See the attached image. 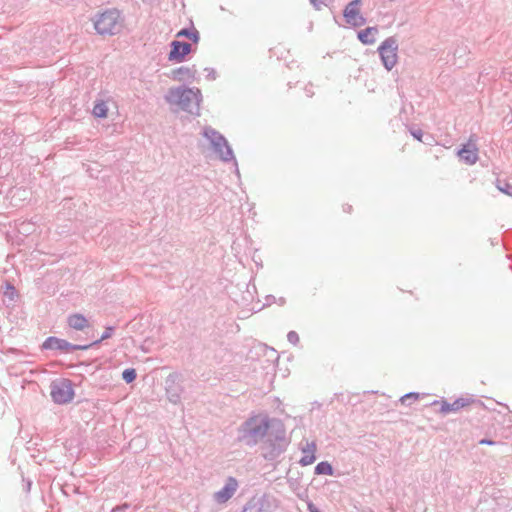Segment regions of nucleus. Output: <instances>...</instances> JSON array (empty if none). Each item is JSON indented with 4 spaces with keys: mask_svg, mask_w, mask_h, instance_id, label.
<instances>
[{
    "mask_svg": "<svg viewBox=\"0 0 512 512\" xmlns=\"http://www.w3.org/2000/svg\"><path fill=\"white\" fill-rule=\"evenodd\" d=\"M285 302H286V300H285V298H283V297H280V298L278 299V303H279V305H284V304H285Z\"/></svg>",
    "mask_w": 512,
    "mask_h": 512,
    "instance_id": "58836bf2",
    "label": "nucleus"
},
{
    "mask_svg": "<svg viewBox=\"0 0 512 512\" xmlns=\"http://www.w3.org/2000/svg\"><path fill=\"white\" fill-rule=\"evenodd\" d=\"M197 70L195 65L192 67L181 66L171 71L170 77L176 81H193L196 77Z\"/></svg>",
    "mask_w": 512,
    "mask_h": 512,
    "instance_id": "dca6fc26",
    "label": "nucleus"
},
{
    "mask_svg": "<svg viewBox=\"0 0 512 512\" xmlns=\"http://www.w3.org/2000/svg\"><path fill=\"white\" fill-rule=\"evenodd\" d=\"M202 135L209 140L213 152L217 155L223 163L233 162L235 172L239 175L238 162L235 158L234 152L227 139L219 131L206 126L203 129Z\"/></svg>",
    "mask_w": 512,
    "mask_h": 512,
    "instance_id": "20e7f679",
    "label": "nucleus"
},
{
    "mask_svg": "<svg viewBox=\"0 0 512 512\" xmlns=\"http://www.w3.org/2000/svg\"><path fill=\"white\" fill-rule=\"evenodd\" d=\"M123 19L117 9H107L98 13L94 19V28L99 35H116L121 32Z\"/></svg>",
    "mask_w": 512,
    "mask_h": 512,
    "instance_id": "39448f33",
    "label": "nucleus"
},
{
    "mask_svg": "<svg viewBox=\"0 0 512 512\" xmlns=\"http://www.w3.org/2000/svg\"><path fill=\"white\" fill-rule=\"evenodd\" d=\"M165 100L171 105H177L181 110L199 116L202 93L198 88L175 87L170 88Z\"/></svg>",
    "mask_w": 512,
    "mask_h": 512,
    "instance_id": "7ed1b4c3",
    "label": "nucleus"
},
{
    "mask_svg": "<svg viewBox=\"0 0 512 512\" xmlns=\"http://www.w3.org/2000/svg\"><path fill=\"white\" fill-rule=\"evenodd\" d=\"M343 210H344V212L350 213L351 210H352V206L346 204V205L343 206Z\"/></svg>",
    "mask_w": 512,
    "mask_h": 512,
    "instance_id": "e433bc0d",
    "label": "nucleus"
},
{
    "mask_svg": "<svg viewBox=\"0 0 512 512\" xmlns=\"http://www.w3.org/2000/svg\"><path fill=\"white\" fill-rule=\"evenodd\" d=\"M170 47L171 49L168 54V60L175 63L183 62L186 56L192 51L191 44L184 41L174 40L170 43Z\"/></svg>",
    "mask_w": 512,
    "mask_h": 512,
    "instance_id": "9b49d317",
    "label": "nucleus"
},
{
    "mask_svg": "<svg viewBox=\"0 0 512 512\" xmlns=\"http://www.w3.org/2000/svg\"><path fill=\"white\" fill-rule=\"evenodd\" d=\"M68 325L75 330H83L88 325V321L82 314L76 313L68 317Z\"/></svg>",
    "mask_w": 512,
    "mask_h": 512,
    "instance_id": "6ab92c4d",
    "label": "nucleus"
},
{
    "mask_svg": "<svg viewBox=\"0 0 512 512\" xmlns=\"http://www.w3.org/2000/svg\"><path fill=\"white\" fill-rule=\"evenodd\" d=\"M270 497L266 494L253 496L244 505L241 512H270Z\"/></svg>",
    "mask_w": 512,
    "mask_h": 512,
    "instance_id": "f8f14e48",
    "label": "nucleus"
},
{
    "mask_svg": "<svg viewBox=\"0 0 512 512\" xmlns=\"http://www.w3.org/2000/svg\"><path fill=\"white\" fill-rule=\"evenodd\" d=\"M238 482L234 477H228L225 485L214 494V500L219 503L227 502L236 492Z\"/></svg>",
    "mask_w": 512,
    "mask_h": 512,
    "instance_id": "ddd939ff",
    "label": "nucleus"
},
{
    "mask_svg": "<svg viewBox=\"0 0 512 512\" xmlns=\"http://www.w3.org/2000/svg\"><path fill=\"white\" fill-rule=\"evenodd\" d=\"M50 395L54 403L67 404L73 400L74 389L72 381L69 379H58L50 385Z\"/></svg>",
    "mask_w": 512,
    "mask_h": 512,
    "instance_id": "0eeeda50",
    "label": "nucleus"
},
{
    "mask_svg": "<svg viewBox=\"0 0 512 512\" xmlns=\"http://www.w3.org/2000/svg\"><path fill=\"white\" fill-rule=\"evenodd\" d=\"M377 33H378V28L376 26L367 27L358 32L357 38L364 45H372L376 41L374 36Z\"/></svg>",
    "mask_w": 512,
    "mask_h": 512,
    "instance_id": "f3484780",
    "label": "nucleus"
},
{
    "mask_svg": "<svg viewBox=\"0 0 512 512\" xmlns=\"http://www.w3.org/2000/svg\"><path fill=\"white\" fill-rule=\"evenodd\" d=\"M114 329L115 328L113 326L106 327L99 339H97L91 343L84 344V346H88V349L91 347H94V346H98L102 341L107 340L112 337Z\"/></svg>",
    "mask_w": 512,
    "mask_h": 512,
    "instance_id": "5701e85b",
    "label": "nucleus"
},
{
    "mask_svg": "<svg viewBox=\"0 0 512 512\" xmlns=\"http://www.w3.org/2000/svg\"><path fill=\"white\" fill-rule=\"evenodd\" d=\"M479 444L480 445H495L496 442L491 440V439H488V438H483L479 441Z\"/></svg>",
    "mask_w": 512,
    "mask_h": 512,
    "instance_id": "473e14b6",
    "label": "nucleus"
},
{
    "mask_svg": "<svg viewBox=\"0 0 512 512\" xmlns=\"http://www.w3.org/2000/svg\"><path fill=\"white\" fill-rule=\"evenodd\" d=\"M275 302H276L275 296H273V295H267L266 296V303H265V305L269 306V305H271L272 303H275Z\"/></svg>",
    "mask_w": 512,
    "mask_h": 512,
    "instance_id": "72a5a7b5",
    "label": "nucleus"
},
{
    "mask_svg": "<svg viewBox=\"0 0 512 512\" xmlns=\"http://www.w3.org/2000/svg\"><path fill=\"white\" fill-rule=\"evenodd\" d=\"M418 398H419V393H417V392H409V393H407V394L403 395V396L400 398V402H401L402 404H404V405H405V404H407V403H408V401H409L410 399H412V400H417Z\"/></svg>",
    "mask_w": 512,
    "mask_h": 512,
    "instance_id": "a878e982",
    "label": "nucleus"
},
{
    "mask_svg": "<svg viewBox=\"0 0 512 512\" xmlns=\"http://www.w3.org/2000/svg\"><path fill=\"white\" fill-rule=\"evenodd\" d=\"M398 40L395 36L387 37L378 47L381 62L386 70L391 71L398 61Z\"/></svg>",
    "mask_w": 512,
    "mask_h": 512,
    "instance_id": "423d86ee",
    "label": "nucleus"
},
{
    "mask_svg": "<svg viewBox=\"0 0 512 512\" xmlns=\"http://www.w3.org/2000/svg\"><path fill=\"white\" fill-rule=\"evenodd\" d=\"M305 93L307 97H312L314 95V92L312 90V85L305 87Z\"/></svg>",
    "mask_w": 512,
    "mask_h": 512,
    "instance_id": "f704fd0d",
    "label": "nucleus"
},
{
    "mask_svg": "<svg viewBox=\"0 0 512 512\" xmlns=\"http://www.w3.org/2000/svg\"><path fill=\"white\" fill-rule=\"evenodd\" d=\"M361 5L362 0H352L343 10V17L345 18V21L353 27H359L366 23V18L360 13Z\"/></svg>",
    "mask_w": 512,
    "mask_h": 512,
    "instance_id": "9d476101",
    "label": "nucleus"
},
{
    "mask_svg": "<svg viewBox=\"0 0 512 512\" xmlns=\"http://www.w3.org/2000/svg\"><path fill=\"white\" fill-rule=\"evenodd\" d=\"M497 188L502 193H504V194H506L508 196H512V185L510 183H508L506 181L498 180L497 181Z\"/></svg>",
    "mask_w": 512,
    "mask_h": 512,
    "instance_id": "393cba45",
    "label": "nucleus"
},
{
    "mask_svg": "<svg viewBox=\"0 0 512 512\" xmlns=\"http://www.w3.org/2000/svg\"><path fill=\"white\" fill-rule=\"evenodd\" d=\"M205 72L207 73L206 74V78L209 80V81H214L216 80L217 78V72L214 68H211V67H206L205 69Z\"/></svg>",
    "mask_w": 512,
    "mask_h": 512,
    "instance_id": "c85d7f7f",
    "label": "nucleus"
},
{
    "mask_svg": "<svg viewBox=\"0 0 512 512\" xmlns=\"http://www.w3.org/2000/svg\"><path fill=\"white\" fill-rule=\"evenodd\" d=\"M42 351L44 350H57L61 352H71L76 350H88V346L84 344H72L65 339L58 338L56 336H49L40 346Z\"/></svg>",
    "mask_w": 512,
    "mask_h": 512,
    "instance_id": "1a4fd4ad",
    "label": "nucleus"
},
{
    "mask_svg": "<svg viewBox=\"0 0 512 512\" xmlns=\"http://www.w3.org/2000/svg\"><path fill=\"white\" fill-rule=\"evenodd\" d=\"M184 377L181 373L173 372L165 378V391L168 400L173 404L181 402L184 393Z\"/></svg>",
    "mask_w": 512,
    "mask_h": 512,
    "instance_id": "6e6552de",
    "label": "nucleus"
},
{
    "mask_svg": "<svg viewBox=\"0 0 512 512\" xmlns=\"http://www.w3.org/2000/svg\"><path fill=\"white\" fill-rule=\"evenodd\" d=\"M467 52V47L462 45L458 46L454 51V56L458 58H462Z\"/></svg>",
    "mask_w": 512,
    "mask_h": 512,
    "instance_id": "c756f323",
    "label": "nucleus"
},
{
    "mask_svg": "<svg viewBox=\"0 0 512 512\" xmlns=\"http://www.w3.org/2000/svg\"><path fill=\"white\" fill-rule=\"evenodd\" d=\"M410 134L418 141H422L423 132L420 128L411 127L409 129Z\"/></svg>",
    "mask_w": 512,
    "mask_h": 512,
    "instance_id": "cd10ccee",
    "label": "nucleus"
},
{
    "mask_svg": "<svg viewBox=\"0 0 512 512\" xmlns=\"http://www.w3.org/2000/svg\"><path fill=\"white\" fill-rule=\"evenodd\" d=\"M5 296H7L10 300L14 299V295L16 294V290L13 286L7 285L6 290L4 292Z\"/></svg>",
    "mask_w": 512,
    "mask_h": 512,
    "instance_id": "7c9ffc66",
    "label": "nucleus"
},
{
    "mask_svg": "<svg viewBox=\"0 0 512 512\" xmlns=\"http://www.w3.org/2000/svg\"><path fill=\"white\" fill-rule=\"evenodd\" d=\"M458 155L463 162L472 165L478 160V149L475 144L468 142L458 151Z\"/></svg>",
    "mask_w": 512,
    "mask_h": 512,
    "instance_id": "2eb2a0df",
    "label": "nucleus"
},
{
    "mask_svg": "<svg viewBox=\"0 0 512 512\" xmlns=\"http://www.w3.org/2000/svg\"><path fill=\"white\" fill-rule=\"evenodd\" d=\"M278 420L267 414H252L237 427L236 441L246 447H255L269 433L272 422Z\"/></svg>",
    "mask_w": 512,
    "mask_h": 512,
    "instance_id": "f257e3e1",
    "label": "nucleus"
},
{
    "mask_svg": "<svg viewBox=\"0 0 512 512\" xmlns=\"http://www.w3.org/2000/svg\"><path fill=\"white\" fill-rule=\"evenodd\" d=\"M287 340L292 345H297L300 341L299 335L296 331H289L287 334Z\"/></svg>",
    "mask_w": 512,
    "mask_h": 512,
    "instance_id": "bb28decb",
    "label": "nucleus"
},
{
    "mask_svg": "<svg viewBox=\"0 0 512 512\" xmlns=\"http://www.w3.org/2000/svg\"><path fill=\"white\" fill-rule=\"evenodd\" d=\"M25 488H26V491L29 492L30 491V488H31V481L28 479L26 480V485H25Z\"/></svg>",
    "mask_w": 512,
    "mask_h": 512,
    "instance_id": "4c0bfd02",
    "label": "nucleus"
},
{
    "mask_svg": "<svg viewBox=\"0 0 512 512\" xmlns=\"http://www.w3.org/2000/svg\"><path fill=\"white\" fill-rule=\"evenodd\" d=\"M315 451H316V444L314 442L306 444L305 448H302L303 456L299 460V464L301 466H308L312 464L316 457H315Z\"/></svg>",
    "mask_w": 512,
    "mask_h": 512,
    "instance_id": "a211bd4d",
    "label": "nucleus"
},
{
    "mask_svg": "<svg viewBox=\"0 0 512 512\" xmlns=\"http://www.w3.org/2000/svg\"><path fill=\"white\" fill-rule=\"evenodd\" d=\"M92 113L97 118H105L108 113V107H107L106 103L102 100L97 101L94 104Z\"/></svg>",
    "mask_w": 512,
    "mask_h": 512,
    "instance_id": "4be33fe9",
    "label": "nucleus"
},
{
    "mask_svg": "<svg viewBox=\"0 0 512 512\" xmlns=\"http://www.w3.org/2000/svg\"><path fill=\"white\" fill-rule=\"evenodd\" d=\"M471 402H473L472 399L460 397V398H457L452 403H450L446 400H442V401L435 400L432 402V405L441 404L440 412L445 415V414H448L451 412H457L460 409L468 406Z\"/></svg>",
    "mask_w": 512,
    "mask_h": 512,
    "instance_id": "4468645a",
    "label": "nucleus"
},
{
    "mask_svg": "<svg viewBox=\"0 0 512 512\" xmlns=\"http://www.w3.org/2000/svg\"><path fill=\"white\" fill-rule=\"evenodd\" d=\"M137 377L136 370L134 368H127L122 372V379L127 383L130 384L133 381H135Z\"/></svg>",
    "mask_w": 512,
    "mask_h": 512,
    "instance_id": "b1692460",
    "label": "nucleus"
},
{
    "mask_svg": "<svg viewBox=\"0 0 512 512\" xmlns=\"http://www.w3.org/2000/svg\"><path fill=\"white\" fill-rule=\"evenodd\" d=\"M314 473L316 475L332 476L334 473L333 466L327 461H321L315 466Z\"/></svg>",
    "mask_w": 512,
    "mask_h": 512,
    "instance_id": "412c9836",
    "label": "nucleus"
},
{
    "mask_svg": "<svg viewBox=\"0 0 512 512\" xmlns=\"http://www.w3.org/2000/svg\"><path fill=\"white\" fill-rule=\"evenodd\" d=\"M309 512H321L313 503H308Z\"/></svg>",
    "mask_w": 512,
    "mask_h": 512,
    "instance_id": "c9c22d12",
    "label": "nucleus"
},
{
    "mask_svg": "<svg viewBox=\"0 0 512 512\" xmlns=\"http://www.w3.org/2000/svg\"><path fill=\"white\" fill-rule=\"evenodd\" d=\"M129 508H130V504L129 503H123L121 505H118V506L114 507L111 510V512H125Z\"/></svg>",
    "mask_w": 512,
    "mask_h": 512,
    "instance_id": "2f4dec72",
    "label": "nucleus"
},
{
    "mask_svg": "<svg viewBox=\"0 0 512 512\" xmlns=\"http://www.w3.org/2000/svg\"><path fill=\"white\" fill-rule=\"evenodd\" d=\"M272 427L264 440L261 442V456L269 463L279 462L290 445V438L287 437L286 429L281 420L273 421Z\"/></svg>",
    "mask_w": 512,
    "mask_h": 512,
    "instance_id": "f03ea898",
    "label": "nucleus"
},
{
    "mask_svg": "<svg viewBox=\"0 0 512 512\" xmlns=\"http://www.w3.org/2000/svg\"><path fill=\"white\" fill-rule=\"evenodd\" d=\"M177 38L185 37L191 40L193 43H198L200 40V34L199 32L194 28H182L180 31L176 34Z\"/></svg>",
    "mask_w": 512,
    "mask_h": 512,
    "instance_id": "aec40b11",
    "label": "nucleus"
}]
</instances>
